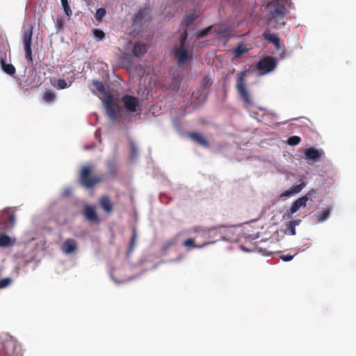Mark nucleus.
I'll return each mask as SVG.
<instances>
[{"label":"nucleus","mask_w":356,"mask_h":356,"mask_svg":"<svg viewBox=\"0 0 356 356\" xmlns=\"http://www.w3.org/2000/svg\"><path fill=\"white\" fill-rule=\"evenodd\" d=\"M211 231L210 229H208V228H204V227H198V226H196V227H194L193 228V232L194 233H202L204 235H207L209 233V232Z\"/></svg>","instance_id":"nucleus-34"},{"label":"nucleus","mask_w":356,"mask_h":356,"mask_svg":"<svg viewBox=\"0 0 356 356\" xmlns=\"http://www.w3.org/2000/svg\"><path fill=\"white\" fill-rule=\"evenodd\" d=\"M147 50V47L146 44L137 42L134 46L133 54L136 57H141L146 53Z\"/></svg>","instance_id":"nucleus-17"},{"label":"nucleus","mask_w":356,"mask_h":356,"mask_svg":"<svg viewBox=\"0 0 356 356\" xmlns=\"http://www.w3.org/2000/svg\"><path fill=\"white\" fill-rule=\"evenodd\" d=\"M77 249V244L75 240L72 238L66 239L62 246L61 250L65 254H71L74 252Z\"/></svg>","instance_id":"nucleus-9"},{"label":"nucleus","mask_w":356,"mask_h":356,"mask_svg":"<svg viewBox=\"0 0 356 356\" xmlns=\"http://www.w3.org/2000/svg\"><path fill=\"white\" fill-rule=\"evenodd\" d=\"M106 15V10L104 8H99L96 11V18L99 20L102 19Z\"/></svg>","instance_id":"nucleus-37"},{"label":"nucleus","mask_w":356,"mask_h":356,"mask_svg":"<svg viewBox=\"0 0 356 356\" xmlns=\"http://www.w3.org/2000/svg\"><path fill=\"white\" fill-rule=\"evenodd\" d=\"M304 153L306 159L312 161L316 160L324 154L323 150H318L313 147L305 149Z\"/></svg>","instance_id":"nucleus-10"},{"label":"nucleus","mask_w":356,"mask_h":356,"mask_svg":"<svg viewBox=\"0 0 356 356\" xmlns=\"http://www.w3.org/2000/svg\"><path fill=\"white\" fill-rule=\"evenodd\" d=\"M330 211L329 209H324L321 213L317 215V220L318 222H322L327 220L330 216Z\"/></svg>","instance_id":"nucleus-27"},{"label":"nucleus","mask_w":356,"mask_h":356,"mask_svg":"<svg viewBox=\"0 0 356 356\" xmlns=\"http://www.w3.org/2000/svg\"><path fill=\"white\" fill-rule=\"evenodd\" d=\"M259 111L261 113H253L254 118H256L259 122H261L266 125H271L275 122V116L273 113L261 108H260Z\"/></svg>","instance_id":"nucleus-6"},{"label":"nucleus","mask_w":356,"mask_h":356,"mask_svg":"<svg viewBox=\"0 0 356 356\" xmlns=\"http://www.w3.org/2000/svg\"><path fill=\"white\" fill-rule=\"evenodd\" d=\"M300 221H301L300 220H291L290 222L296 227V225H298L300 224Z\"/></svg>","instance_id":"nucleus-42"},{"label":"nucleus","mask_w":356,"mask_h":356,"mask_svg":"<svg viewBox=\"0 0 356 356\" xmlns=\"http://www.w3.org/2000/svg\"><path fill=\"white\" fill-rule=\"evenodd\" d=\"M248 70L241 72L236 79V89L245 104H251V98L245 88V78L247 76Z\"/></svg>","instance_id":"nucleus-3"},{"label":"nucleus","mask_w":356,"mask_h":356,"mask_svg":"<svg viewBox=\"0 0 356 356\" xmlns=\"http://www.w3.org/2000/svg\"><path fill=\"white\" fill-rule=\"evenodd\" d=\"M124 108L131 113L136 111L137 108L139 106L138 99L130 95H124L122 97Z\"/></svg>","instance_id":"nucleus-7"},{"label":"nucleus","mask_w":356,"mask_h":356,"mask_svg":"<svg viewBox=\"0 0 356 356\" xmlns=\"http://www.w3.org/2000/svg\"><path fill=\"white\" fill-rule=\"evenodd\" d=\"M130 149H131L130 159L131 160H134L137 158V156H138V149H137L136 144L134 142H131Z\"/></svg>","instance_id":"nucleus-29"},{"label":"nucleus","mask_w":356,"mask_h":356,"mask_svg":"<svg viewBox=\"0 0 356 356\" xmlns=\"http://www.w3.org/2000/svg\"><path fill=\"white\" fill-rule=\"evenodd\" d=\"M300 140H301V139L299 136H293L288 138L287 143L289 145L295 146V145H298L300 143Z\"/></svg>","instance_id":"nucleus-31"},{"label":"nucleus","mask_w":356,"mask_h":356,"mask_svg":"<svg viewBox=\"0 0 356 356\" xmlns=\"http://www.w3.org/2000/svg\"><path fill=\"white\" fill-rule=\"evenodd\" d=\"M213 83V79L211 76L207 75L201 80L200 87L202 90H204L207 88L211 86Z\"/></svg>","instance_id":"nucleus-22"},{"label":"nucleus","mask_w":356,"mask_h":356,"mask_svg":"<svg viewBox=\"0 0 356 356\" xmlns=\"http://www.w3.org/2000/svg\"><path fill=\"white\" fill-rule=\"evenodd\" d=\"M14 241H12L10 236L6 234H0V247L6 248L12 246Z\"/></svg>","instance_id":"nucleus-21"},{"label":"nucleus","mask_w":356,"mask_h":356,"mask_svg":"<svg viewBox=\"0 0 356 356\" xmlns=\"http://www.w3.org/2000/svg\"><path fill=\"white\" fill-rule=\"evenodd\" d=\"M208 244L209 243H205L202 245H196L193 238H188L183 243V245L188 248H200Z\"/></svg>","instance_id":"nucleus-24"},{"label":"nucleus","mask_w":356,"mask_h":356,"mask_svg":"<svg viewBox=\"0 0 356 356\" xmlns=\"http://www.w3.org/2000/svg\"><path fill=\"white\" fill-rule=\"evenodd\" d=\"M294 257V255L286 254V255H280V258L284 261H290Z\"/></svg>","instance_id":"nucleus-41"},{"label":"nucleus","mask_w":356,"mask_h":356,"mask_svg":"<svg viewBox=\"0 0 356 356\" xmlns=\"http://www.w3.org/2000/svg\"><path fill=\"white\" fill-rule=\"evenodd\" d=\"M60 1H61L62 7H63V10L65 12V14L67 17H70L72 15V10L70 8V5L68 3V1L67 0H60Z\"/></svg>","instance_id":"nucleus-28"},{"label":"nucleus","mask_w":356,"mask_h":356,"mask_svg":"<svg viewBox=\"0 0 356 356\" xmlns=\"http://www.w3.org/2000/svg\"><path fill=\"white\" fill-rule=\"evenodd\" d=\"M174 56L177 59L179 65L184 63L190 58L186 47H176L174 49Z\"/></svg>","instance_id":"nucleus-8"},{"label":"nucleus","mask_w":356,"mask_h":356,"mask_svg":"<svg viewBox=\"0 0 356 356\" xmlns=\"http://www.w3.org/2000/svg\"><path fill=\"white\" fill-rule=\"evenodd\" d=\"M286 233L291 236L296 235V227L290 221L286 225Z\"/></svg>","instance_id":"nucleus-35"},{"label":"nucleus","mask_w":356,"mask_h":356,"mask_svg":"<svg viewBox=\"0 0 356 356\" xmlns=\"http://www.w3.org/2000/svg\"><path fill=\"white\" fill-rule=\"evenodd\" d=\"M197 15L195 13H191L187 15L183 19L182 24L185 26H191L193 22L197 19Z\"/></svg>","instance_id":"nucleus-23"},{"label":"nucleus","mask_w":356,"mask_h":356,"mask_svg":"<svg viewBox=\"0 0 356 356\" xmlns=\"http://www.w3.org/2000/svg\"><path fill=\"white\" fill-rule=\"evenodd\" d=\"M189 137L198 145L204 147H209V143L206 138L197 132H191L188 134Z\"/></svg>","instance_id":"nucleus-14"},{"label":"nucleus","mask_w":356,"mask_h":356,"mask_svg":"<svg viewBox=\"0 0 356 356\" xmlns=\"http://www.w3.org/2000/svg\"><path fill=\"white\" fill-rule=\"evenodd\" d=\"M306 184L305 182H302L301 184L298 185H296L292 186L290 189L288 191H286L282 194V196L284 197H289L291 196L293 194H297L300 193L305 187Z\"/></svg>","instance_id":"nucleus-18"},{"label":"nucleus","mask_w":356,"mask_h":356,"mask_svg":"<svg viewBox=\"0 0 356 356\" xmlns=\"http://www.w3.org/2000/svg\"><path fill=\"white\" fill-rule=\"evenodd\" d=\"M1 65L2 70L8 74V75H14L15 74L16 70L13 65L12 64H7L6 63L5 59L1 58Z\"/></svg>","instance_id":"nucleus-19"},{"label":"nucleus","mask_w":356,"mask_h":356,"mask_svg":"<svg viewBox=\"0 0 356 356\" xmlns=\"http://www.w3.org/2000/svg\"><path fill=\"white\" fill-rule=\"evenodd\" d=\"M187 38V32L185 31L181 35L180 46L179 47H186L185 44Z\"/></svg>","instance_id":"nucleus-38"},{"label":"nucleus","mask_w":356,"mask_h":356,"mask_svg":"<svg viewBox=\"0 0 356 356\" xmlns=\"http://www.w3.org/2000/svg\"><path fill=\"white\" fill-rule=\"evenodd\" d=\"M248 49L243 44H238L234 50L236 57H239L248 51Z\"/></svg>","instance_id":"nucleus-26"},{"label":"nucleus","mask_w":356,"mask_h":356,"mask_svg":"<svg viewBox=\"0 0 356 356\" xmlns=\"http://www.w3.org/2000/svg\"><path fill=\"white\" fill-rule=\"evenodd\" d=\"M263 36L266 40L272 43L277 49L280 48V40L277 34L266 31L264 32Z\"/></svg>","instance_id":"nucleus-13"},{"label":"nucleus","mask_w":356,"mask_h":356,"mask_svg":"<svg viewBox=\"0 0 356 356\" xmlns=\"http://www.w3.org/2000/svg\"><path fill=\"white\" fill-rule=\"evenodd\" d=\"M33 29V27L32 26H29L25 29L22 37L25 51V58L29 62L33 61L31 49Z\"/></svg>","instance_id":"nucleus-5"},{"label":"nucleus","mask_w":356,"mask_h":356,"mask_svg":"<svg viewBox=\"0 0 356 356\" xmlns=\"http://www.w3.org/2000/svg\"><path fill=\"white\" fill-rule=\"evenodd\" d=\"M211 29V26H209V27H207V28L202 30L201 31H200L198 33L197 36L199 38L205 37L206 35H207L209 34V33L210 32Z\"/></svg>","instance_id":"nucleus-39"},{"label":"nucleus","mask_w":356,"mask_h":356,"mask_svg":"<svg viewBox=\"0 0 356 356\" xmlns=\"http://www.w3.org/2000/svg\"><path fill=\"white\" fill-rule=\"evenodd\" d=\"M300 207H299V204L297 202V201H294L291 207H290V209L288 211V215H289V218H291V215L295 213Z\"/></svg>","instance_id":"nucleus-33"},{"label":"nucleus","mask_w":356,"mask_h":356,"mask_svg":"<svg viewBox=\"0 0 356 356\" xmlns=\"http://www.w3.org/2000/svg\"><path fill=\"white\" fill-rule=\"evenodd\" d=\"M13 282V280L10 277H4L0 279V289H5L10 286Z\"/></svg>","instance_id":"nucleus-30"},{"label":"nucleus","mask_w":356,"mask_h":356,"mask_svg":"<svg viewBox=\"0 0 356 356\" xmlns=\"http://www.w3.org/2000/svg\"><path fill=\"white\" fill-rule=\"evenodd\" d=\"M93 35L97 40H102L104 38L105 33L102 30L95 29L93 31Z\"/></svg>","instance_id":"nucleus-36"},{"label":"nucleus","mask_w":356,"mask_h":356,"mask_svg":"<svg viewBox=\"0 0 356 356\" xmlns=\"http://www.w3.org/2000/svg\"><path fill=\"white\" fill-rule=\"evenodd\" d=\"M55 95L51 91H46L43 95V99L46 102H51L54 101Z\"/></svg>","instance_id":"nucleus-32"},{"label":"nucleus","mask_w":356,"mask_h":356,"mask_svg":"<svg viewBox=\"0 0 356 356\" xmlns=\"http://www.w3.org/2000/svg\"><path fill=\"white\" fill-rule=\"evenodd\" d=\"M93 166L90 165L82 167L79 181L86 188H90L102 181V177L92 175Z\"/></svg>","instance_id":"nucleus-2"},{"label":"nucleus","mask_w":356,"mask_h":356,"mask_svg":"<svg viewBox=\"0 0 356 356\" xmlns=\"http://www.w3.org/2000/svg\"><path fill=\"white\" fill-rule=\"evenodd\" d=\"M57 86L60 89H65L67 88V82L64 79H58L57 81Z\"/></svg>","instance_id":"nucleus-40"},{"label":"nucleus","mask_w":356,"mask_h":356,"mask_svg":"<svg viewBox=\"0 0 356 356\" xmlns=\"http://www.w3.org/2000/svg\"><path fill=\"white\" fill-rule=\"evenodd\" d=\"M84 216L86 219L90 222H99V218L95 209L90 205L86 206Z\"/></svg>","instance_id":"nucleus-15"},{"label":"nucleus","mask_w":356,"mask_h":356,"mask_svg":"<svg viewBox=\"0 0 356 356\" xmlns=\"http://www.w3.org/2000/svg\"><path fill=\"white\" fill-rule=\"evenodd\" d=\"M99 204L104 211L108 213H110L113 211V204L108 196L104 195L99 199Z\"/></svg>","instance_id":"nucleus-16"},{"label":"nucleus","mask_w":356,"mask_h":356,"mask_svg":"<svg viewBox=\"0 0 356 356\" xmlns=\"http://www.w3.org/2000/svg\"><path fill=\"white\" fill-rule=\"evenodd\" d=\"M15 348V343L11 341H6L3 344L0 343V349H3L6 356H14ZM0 356H2L1 352H0Z\"/></svg>","instance_id":"nucleus-12"},{"label":"nucleus","mask_w":356,"mask_h":356,"mask_svg":"<svg viewBox=\"0 0 356 356\" xmlns=\"http://www.w3.org/2000/svg\"><path fill=\"white\" fill-rule=\"evenodd\" d=\"M92 85L99 92L105 95L102 100L106 109V114L110 120L112 121L117 120L118 118V113L120 112V107L118 106L115 108L114 106L113 95L110 92H106L104 85L101 81L94 80L92 81Z\"/></svg>","instance_id":"nucleus-1"},{"label":"nucleus","mask_w":356,"mask_h":356,"mask_svg":"<svg viewBox=\"0 0 356 356\" xmlns=\"http://www.w3.org/2000/svg\"><path fill=\"white\" fill-rule=\"evenodd\" d=\"M149 13V9L147 8H144L140 9L138 12L134 15L133 22L134 24H137L141 22L146 16H147Z\"/></svg>","instance_id":"nucleus-20"},{"label":"nucleus","mask_w":356,"mask_h":356,"mask_svg":"<svg viewBox=\"0 0 356 356\" xmlns=\"http://www.w3.org/2000/svg\"><path fill=\"white\" fill-rule=\"evenodd\" d=\"M136 239H137V232H136V229L135 228H134L132 230V235H131V238L129 248L128 250V254L131 253L132 251L134 250V249L136 246Z\"/></svg>","instance_id":"nucleus-25"},{"label":"nucleus","mask_w":356,"mask_h":356,"mask_svg":"<svg viewBox=\"0 0 356 356\" xmlns=\"http://www.w3.org/2000/svg\"><path fill=\"white\" fill-rule=\"evenodd\" d=\"M316 191L314 189H312V190L309 191L306 195L297 199L296 201L298 203L299 207H305L307 205V201H309V200L313 201L314 199H316Z\"/></svg>","instance_id":"nucleus-11"},{"label":"nucleus","mask_w":356,"mask_h":356,"mask_svg":"<svg viewBox=\"0 0 356 356\" xmlns=\"http://www.w3.org/2000/svg\"><path fill=\"white\" fill-rule=\"evenodd\" d=\"M277 66V62L273 56H266L259 60L257 63V69L261 74H265L273 71Z\"/></svg>","instance_id":"nucleus-4"}]
</instances>
